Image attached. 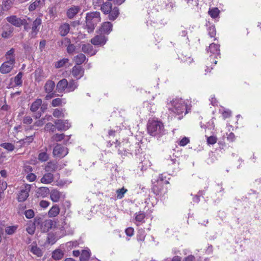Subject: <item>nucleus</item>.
Masks as SVG:
<instances>
[{"label": "nucleus", "mask_w": 261, "mask_h": 261, "mask_svg": "<svg viewBox=\"0 0 261 261\" xmlns=\"http://www.w3.org/2000/svg\"><path fill=\"white\" fill-rule=\"evenodd\" d=\"M100 20V14L99 12L95 11L87 13L86 17V27L88 33L92 32Z\"/></svg>", "instance_id": "obj_1"}, {"label": "nucleus", "mask_w": 261, "mask_h": 261, "mask_svg": "<svg viewBox=\"0 0 261 261\" xmlns=\"http://www.w3.org/2000/svg\"><path fill=\"white\" fill-rule=\"evenodd\" d=\"M147 130L148 133L152 136H160L164 134V126L161 121L158 120L149 121Z\"/></svg>", "instance_id": "obj_2"}, {"label": "nucleus", "mask_w": 261, "mask_h": 261, "mask_svg": "<svg viewBox=\"0 0 261 261\" xmlns=\"http://www.w3.org/2000/svg\"><path fill=\"white\" fill-rule=\"evenodd\" d=\"M172 103L174 106L172 111L174 113L177 115H180L185 111V114L187 113L186 110L187 106L182 101L180 100L179 102H176L175 101L173 100Z\"/></svg>", "instance_id": "obj_3"}, {"label": "nucleus", "mask_w": 261, "mask_h": 261, "mask_svg": "<svg viewBox=\"0 0 261 261\" xmlns=\"http://www.w3.org/2000/svg\"><path fill=\"white\" fill-rule=\"evenodd\" d=\"M53 155L55 157L63 158L68 153V149L61 144H57L53 149Z\"/></svg>", "instance_id": "obj_4"}, {"label": "nucleus", "mask_w": 261, "mask_h": 261, "mask_svg": "<svg viewBox=\"0 0 261 261\" xmlns=\"http://www.w3.org/2000/svg\"><path fill=\"white\" fill-rule=\"evenodd\" d=\"M31 189V186L30 185L25 184L24 185V188L21 189L18 195L17 200L19 202H23L27 199Z\"/></svg>", "instance_id": "obj_5"}, {"label": "nucleus", "mask_w": 261, "mask_h": 261, "mask_svg": "<svg viewBox=\"0 0 261 261\" xmlns=\"http://www.w3.org/2000/svg\"><path fill=\"white\" fill-rule=\"evenodd\" d=\"M108 40V38L102 34L96 35L91 39V43L94 45H104Z\"/></svg>", "instance_id": "obj_6"}, {"label": "nucleus", "mask_w": 261, "mask_h": 261, "mask_svg": "<svg viewBox=\"0 0 261 261\" xmlns=\"http://www.w3.org/2000/svg\"><path fill=\"white\" fill-rule=\"evenodd\" d=\"M7 20L16 27H20L25 23V19H21L15 15H12L6 18Z\"/></svg>", "instance_id": "obj_7"}, {"label": "nucleus", "mask_w": 261, "mask_h": 261, "mask_svg": "<svg viewBox=\"0 0 261 261\" xmlns=\"http://www.w3.org/2000/svg\"><path fill=\"white\" fill-rule=\"evenodd\" d=\"M56 128L59 131L66 130L70 127L68 121L66 120L57 119L54 122Z\"/></svg>", "instance_id": "obj_8"}, {"label": "nucleus", "mask_w": 261, "mask_h": 261, "mask_svg": "<svg viewBox=\"0 0 261 261\" xmlns=\"http://www.w3.org/2000/svg\"><path fill=\"white\" fill-rule=\"evenodd\" d=\"M113 24L111 22L107 21L102 23L101 27L99 29L98 32L99 34H109L112 31Z\"/></svg>", "instance_id": "obj_9"}, {"label": "nucleus", "mask_w": 261, "mask_h": 261, "mask_svg": "<svg viewBox=\"0 0 261 261\" xmlns=\"http://www.w3.org/2000/svg\"><path fill=\"white\" fill-rule=\"evenodd\" d=\"M71 73L75 78L79 80L84 75V69L80 65H75L72 68Z\"/></svg>", "instance_id": "obj_10"}, {"label": "nucleus", "mask_w": 261, "mask_h": 261, "mask_svg": "<svg viewBox=\"0 0 261 261\" xmlns=\"http://www.w3.org/2000/svg\"><path fill=\"white\" fill-rule=\"evenodd\" d=\"M56 224V222H54L51 220H46L43 221L42 224L41 225V231L43 232H46L50 229L53 226H55Z\"/></svg>", "instance_id": "obj_11"}, {"label": "nucleus", "mask_w": 261, "mask_h": 261, "mask_svg": "<svg viewBox=\"0 0 261 261\" xmlns=\"http://www.w3.org/2000/svg\"><path fill=\"white\" fill-rule=\"evenodd\" d=\"M59 168V165L57 161H51L48 162L45 167V170L47 172H54Z\"/></svg>", "instance_id": "obj_12"}, {"label": "nucleus", "mask_w": 261, "mask_h": 261, "mask_svg": "<svg viewBox=\"0 0 261 261\" xmlns=\"http://www.w3.org/2000/svg\"><path fill=\"white\" fill-rule=\"evenodd\" d=\"M41 24V19L40 18H36L33 22V26L32 28V32L30 34L32 38L36 37L39 30L37 29L38 27Z\"/></svg>", "instance_id": "obj_13"}, {"label": "nucleus", "mask_w": 261, "mask_h": 261, "mask_svg": "<svg viewBox=\"0 0 261 261\" xmlns=\"http://www.w3.org/2000/svg\"><path fill=\"white\" fill-rule=\"evenodd\" d=\"M14 65L5 62L0 67V72L3 74L9 73L14 68Z\"/></svg>", "instance_id": "obj_14"}, {"label": "nucleus", "mask_w": 261, "mask_h": 261, "mask_svg": "<svg viewBox=\"0 0 261 261\" xmlns=\"http://www.w3.org/2000/svg\"><path fill=\"white\" fill-rule=\"evenodd\" d=\"M68 82L65 79H63L59 81L56 86V90L60 92H63L66 88H68Z\"/></svg>", "instance_id": "obj_15"}, {"label": "nucleus", "mask_w": 261, "mask_h": 261, "mask_svg": "<svg viewBox=\"0 0 261 261\" xmlns=\"http://www.w3.org/2000/svg\"><path fill=\"white\" fill-rule=\"evenodd\" d=\"M49 189L48 188L45 187H40L38 188L36 191V195L38 197H45L49 194Z\"/></svg>", "instance_id": "obj_16"}, {"label": "nucleus", "mask_w": 261, "mask_h": 261, "mask_svg": "<svg viewBox=\"0 0 261 261\" xmlns=\"http://www.w3.org/2000/svg\"><path fill=\"white\" fill-rule=\"evenodd\" d=\"M112 4L110 2H106L101 5L100 10L107 15L112 11Z\"/></svg>", "instance_id": "obj_17"}, {"label": "nucleus", "mask_w": 261, "mask_h": 261, "mask_svg": "<svg viewBox=\"0 0 261 261\" xmlns=\"http://www.w3.org/2000/svg\"><path fill=\"white\" fill-rule=\"evenodd\" d=\"M82 50L84 53L88 54L90 56H93L95 54V51L93 50L92 45L89 43L83 44Z\"/></svg>", "instance_id": "obj_18"}, {"label": "nucleus", "mask_w": 261, "mask_h": 261, "mask_svg": "<svg viewBox=\"0 0 261 261\" xmlns=\"http://www.w3.org/2000/svg\"><path fill=\"white\" fill-rule=\"evenodd\" d=\"M54 178V175L51 173L48 172L45 173L43 176V177L41 178L40 181L41 183L45 184H49L53 181Z\"/></svg>", "instance_id": "obj_19"}, {"label": "nucleus", "mask_w": 261, "mask_h": 261, "mask_svg": "<svg viewBox=\"0 0 261 261\" xmlns=\"http://www.w3.org/2000/svg\"><path fill=\"white\" fill-rule=\"evenodd\" d=\"M80 10L79 7L73 6L67 10V16L69 19H72L79 13Z\"/></svg>", "instance_id": "obj_20"}, {"label": "nucleus", "mask_w": 261, "mask_h": 261, "mask_svg": "<svg viewBox=\"0 0 261 261\" xmlns=\"http://www.w3.org/2000/svg\"><path fill=\"white\" fill-rule=\"evenodd\" d=\"M64 255V252L61 249H57L53 251L51 253L52 258L56 260L61 259Z\"/></svg>", "instance_id": "obj_21"}, {"label": "nucleus", "mask_w": 261, "mask_h": 261, "mask_svg": "<svg viewBox=\"0 0 261 261\" xmlns=\"http://www.w3.org/2000/svg\"><path fill=\"white\" fill-rule=\"evenodd\" d=\"M55 87V83L51 80L46 81L44 85V90L46 93H50L53 91Z\"/></svg>", "instance_id": "obj_22"}, {"label": "nucleus", "mask_w": 261, "mask_h": 261, "mask_svg": "<svg viewBox=\"0 0 261 261\" xmlns=\"http://www.w3.org/2000/svg\"><path fill=\"white\" fill-rule=\"evenodd\" d=\"M60 209L57 204L53 205L48 212L49 217H55L59 215Z\"/></svg>", "instance_id": "obj_23"}, {"label": "nucleus", "mask_w": 261, "mask_h": 261, "mask_svg": "<svg viewBox=\"0 0 261 261\" xmlns=\"http://www.w3.org/2000/svg\"><path fill=\"white\" fill-rule=\"evenodd\" d=\"M109 14V19L110 20H115L119 14V9L118 7H115L114 8H112V11Z\"/></svg>", "instance_id": "obj_24"}, {"label": "nucleus", "mask_w": 261, "mask_h": 261, "mask_svg": "<svg viewBox=\"0 0 261 261\" xmlns=\"http://www.w3.org/2000/svg\"><path fill=\"white\" fill-rule=\"evenodd\" d=\"M91 255L90 250H82L80 257V261H88Z\"/></svg>", "instance_id": "obj_25"}, {"label": "nucleus", "mask_w": 261, "mask_h": 261, "mask_svg": "<svg viewBox=\"0 0 261 261\" xmlns=\"http://www.w3.org/2000/svg\"><path fill=\"white\" fill-rule=\"evenodd\" d=\"M50 193V197L51 200L54 202H58L61 197V193L57 190H53Z\"/></svg>", "instance_id": "obj_26"}, {"label": "nucleus", "mask_w": 261, "mask_h": 261, "mask_svg": "<svg viewBox=\"0 0 261 261\" xmlns=\"http://www.w3.org/2000/svg\"><path fill=\"white\" fill-rule=\"evenodd\" d=\"M70 26L68 23H64L59 28L60 34L62 36H65L69 33Z\"/></svg>", "instance_id": "obj_27"}, {"label": "nucleus", "mask_w": 261, "mask_h": 261, "mask_svg": "<svg viewBox=\"0 0 261 261\" xmlns=\"http://www.w3.org/2000/svg\"><path fill=\"white\" fill-rule=\"evenodd\" d=\"M42 100L40 98L36 99L31 105L30 110L32 112H35L38 110L42 104Z\"/></svg>", "instance_id": "obj_28"}, {"label": "nucleus", "mask_w": 261, "mask_h": 261, "mask_svg": "<svg viewBox=\"0 0 261 261\" xmlns=\"http://www.w3.org/2000/svg\"><path fill=\"white\" fill-rule=\"evenodd\" d=\"M86 59V58L85 55L82 53L79 54V55L74 57V61L77 65H80L83 63H84Z\"/></svg>", "instance_id": "obj_29"}, {"label": "nucleus", "mask_w": 261, "mask_h": 261, "mask_svg": "<svg viewBox=\"0 0 261 261\" xmlns=\"http://www.w3.org/2000/svg\"><path fill=\"white\" fill-rule=\"evenodd\" d=\"M44 1V0H36L29 6V11H33L39 6L43 5Z\"/></svg>", "instance_id": "obj_30"}, {"label": "nucleus", "mask_w": 261, "mask_h": 261, "mask_svg": "<svg viewBox=\"0 0 261 261\" xmlns=\"http://www.w3.org/2000/svg\"><path fill=\"white\" fill-rule=\"evenodd\" d=\"M207 51L213 54H218L219 53V46L216 44L212 43L210 45Z\"/></svg>", "instance_id": "obj_31"}, {"label": "nucleus", "mask_w": 261, "mask_h": 261, "mask_svg": "<svg viewBox=\"0 0 261 261\" xmlns=\"http://www.w3.org/2000/svg\"><path fill=\"white\" fill-rule=\"evenodd\" d=\"M31 252L38 257H41L42 255V252L41 249L38 247L37 246H32Z\"/></svg>", "instance_id": "obj_32"}, {"label": "nucleus", "mask_w": 261, "mask_h": 261, "mask_svg": "<svg viewBox=\"0 0 261 261\" xmlns=\"http://www.w3.org/2000/svg\"><path fill=\"white\" fill-rule=\"evenodd\" d=\"M23 73L19 72L14 78V83L16 86H21L22 84V77Z\"/></svg>", "instance_id": "obj_33"}, {"label": "nucleus", "mask_w": 261, "mask_h": 261, "mask_svg": "<svg viewBox=\"0 0 261 261\" xmlns=\"http://www.w3.org/2000/svg\"><path fill=\"white\" fill-rule=\"evenodd\" d=\"M65 137L64 134H56L51 137V140L52 141L60 142L63 140Z\"/></svg>", "instance_id": "obj_34"}, {"label": "nucleus", "mask_w": 261, "mask_h": 261, "mask_svg": "<svg viewBox=\"0 0 261 261\" xmlns=\"http://www.w3.org/2000/svg\"><path fill=\"white\" fill-rule=\"evenodd\" d=\"M220 11L217 8H214L212 9H210L208 11L209 15L213 18L217 17L219 14Z\"/></svg>", "instance_id": "obj_35"}, {"label": "nucleus", "mask_w": 261, "mask_h": 261, "mask_svg": "<svg viewBox=\"0 0 261 261\" xmlns=\"http://www.w3.org/2000/svg\"><path fill=\"white\" fill-rule=\"evenodd\" d=\"M127 189L124 188V187L121 189H119L117 190V198L118 199H121L124 197V194L127 192Z\"/></svg>", "instance_id": "obj_36"}, {"label": "nucleus", "mask_w": 261, "mask_h": 261, "mask_svg": "<svg viewBox=\"0 0 261 261\" xmlns=\"http://www.w3.org/2000/svg\"><path fill=\"white\" fill-rule=\"evenodd\" d=\"M77 87V84L75 81L71 80L68 83V86L67 89L69 91H74Z\"/></svg>", "instance_id": "obj_37"}, {"label": "nucleus", "mask_w": 261, "mask_h": 261, "mask_svg": "<svg viewBox=\"0 0 261 261\" xmlns=\"http://www.w3.org/2000/svg\"><path fill=\"white\" fill-rule=\"evenodd\" d=\"M44 128L46 130L54 133L56 131V126L55 124L54 125L50 122H48L46 124Z\"/></svg>", "instance_id": "obj_38"}, {"label": "nucleus", "mask_w": 261, "mask_h": 261, "mask_svg": "<svg viewBox=\"0 0 261 261\" xmlns=\"http://www.w3.org/2000/svg\"><path fill=\"white\" fill-rule=\"evenodd\" d=\"M42 223L43 222L42 217L40 216H36L34 219V222L32 223V224L36 227L40 226V228H41V225L42 224Z\"/></svg>", "instance_id": "obj_39"}, {"label": "nucleus", "mask_w": 261, "mask_h": 261, "mask_svg": "<svg viewBox=\"0 0 261 261\" xmlns=\"http://www.w3.org/2000/svg\"><path fill=\"white\" fill-rule=\"evenodd\" d=\"M69 60L67 58H64L55 64V67L57 68H61L68 62Z\"/></svg>", "instance_id": "obj_40"}, {"label": "nucleus", "mask_w": 261, "mask_h": 261, "mask_svg": "<svg viewBox=\"0 0 261 261\" xmlns=\"http://www.w3.org/2000/svg\"><path fill=\"white\" fill-rule=\"evenodd\" d=\"M65 245L68 250H71L73 248L79 245V243L76 241H70L67 242Z\"/></svg>", "instance_id": "obj_41"}, {"label": "nucleus", "mask_w": 261, "mask_h": 261, "mask_svg": "<svg viewBox=\"0 0 261 261\" xmlns=\"http://www.w3.org/2000/svg\"><path fill=\"white\" fill-rule=\"evenodd\" d=\"M1 146L9 151H13L14 149V145L10 143H4Z\"/></svg>", "instance_id": "obj_42"}, {"label": "nucleus", "mask_w": 261, "mask_h": 261, "mask_svg": "<svg viewBox=\"0 0 261 261\" xmlns=\"http://www.w3.org/2000/svg\"><path fill=\"white\" fill-rule=\"evenodd\" d=\"M53 115L56 118L64 117V115L62 112V110H59L58 109H56L54 110Z\"/></svg>", "instance_id": "obj_43"}, {"label": "nucleus", "mask_w": 261, "mask_h": 261, "mask_svg": "<svg viewBox=\"0 0 261 261\" xmlns=\"http://www.w3.org/2000/svg\"><path fill=\"white\" fill-rule=\"evenodd\" d=\"M48 159V154L45 152H41L38 155V159L42 162L46 161Z\"/></svg>", "instance_id": "obj_44"}, {"label": "nucleus", "mask_w": 261, "mask_h": 261, "mask_svg": "<svg viewBox=\"0 0 261 261\" xmlns=\"http://www.w3.org/2000/svg\"><path fill=\"white\" fill-rule=\"evenodd\" d=\"M217 138L214 136H211L207 138V143L209 145H214L217 142Z\"/></svg>", "instance_id": "obj_45"}, {"label": "nucleus", "mask_w": 261, "mask_h": 261, "mask_svg": "<svg viewBox=\"0 0 261 261\" xmlns=\"http://www.w3.org/2000/svg\"><path fill=\"white\" fill-rule=\"evenodd\" d=\"M17 227L16 226H9V227H7L6 228V232L8 234H13L16 229H17Z\"/></svg>", "instance_id": "obj_46"}, {"label": "nucleus", "mask_w": 261, "mask_h": 261, "mask_svg": "<svg viewBox=\"0 0 261 261\" xmlns=\"http://www.w3.org/2000/svg\"><path fill=\"white\" fill-rule=\"evenodd\" d=\"M14 0H3V4L6 10H8Z\"/></svg>", "instance_id": "obj_47"}, {"label": "nucleus", "mask_w": 261, "mask_h": 261, "mask_svg": "<svg viewBox=\"0 0 261 261\" xmlns=\"http://www.w3.org/2000/svg\"><path fill=\"white\" fill-rule=\"evenodd\" d=\"M24 215L27 218L31 219L34 217V212L33 210L30 209L25 211Z\"/></svg>", "instance_id": "obj_48"}, {"label": "nucleus", "mask_w": 261, "mask_h": 261, "mask_svg": "<svg viewBox=\"0 0 261 261\" xmlns=\"http://www.w3.org/2000/svg\"><path fill=\"white\" fill-rule=\"evenodd\" d=\"M62 99L60 98H57L52 100L51 105L54 107L59 106L61 105Z\"/></svg>", "instance_id": "obj_49"}, {"label": "nucleus", "mask_w": 261, "mask_h": 261, "mask_svg": "<svg viewBox=\"0 0 261 261\" xmlns=\"http://www.w3.org/2000/svg\"><path fill=\"white\" fill-rule=\"evenodd\" d=\"M152 191L153 193L156 195L161 193V188H159L157 185H153L152 188Z\"/></svg>", "instance_id": "obj_50"}, {"label": "nucleus", "mask_w": 261, "mask_h": 261, "mask_svg": "<svg viewBox=\"0 0 261 261\" xmlns=\"http://www.w3.org/2000/svg\"><path fill=\"white\" fill-rule=\"evenodd\" d=\"M6 59V62H8L10 64H12L13 65H15L16 62V59L15 57H12V56H5Z\"/></svg>", "instance_id": "obj_51"}, {"label": "nucleus", "mask_w": 261, "mask_h": 261, "mask_svg": "<svg viewBox=\"0 0 261 261\" xmlns=\"http://www.w3.org/2000/svg\"><path fill=\"white\" fill-rule=\"evenodd\" d=\"M13 30H9V31H4L2 34V36L6 39L9 38L12 36Z\"/></svg>", "instance_id": "obj_52"}, {"label": "nucleus", "mask_w": 261, "mask_h": 261, "mask_svg": "<svg viewBox=\"0 0 261 261\" xmlns=\"http://www.w3.org/2000/svg\"><path fill=\"white\" fill-rule=\"evenodd\" d=\"M75 46L73 44H69V45L67 46V53L69 54H72L73 52L75 51Z\"/></svg>", "instance_id": "obj_53"}, {"label": "nucleus", "mask_w": 261, "mask_h": 261, "mask_svg": "<svg viewBox=\"0 0 261 261\" xmlns=\"http://www.w3.org/2000/svg\"><path fill=\"white\" fill-rule=\"evenodd\" d=\"M190 142V140L187 137H184L179 142V145L181 146H184Z\"/></svg>", "instance_id": "obj_54"}, {"label": "nucleus", "mask_w": 261, "mask_h": 261, "mask_svg": "<svg viewBox=\"0 0 261 261\" xmlns=\"http://www.w3.org/2000/svg\"><path fill=\"white\" fill-rule=\"evenodd\" d=\"M145 217V214L140 212V213H139V214H138L136 216V220L137 221L142 222L143 220V219H144Z\"/></svg>", "instance_id": "obj_55"}, {"label": "nucleus", "mask_w": 261, "mask_h": 261, "mask_svg": "<svg viewBox=\"0 0 261 261\" xmlns=\"http://www.w3.org/2000/svg\"><path fill=\"white\" fill-rule=\"evenodd\" d=\"M134 228L132 227H128L125 229V233L128 237H132L134 234Z\"/></svg>", "instance_id": "obj_56"}, {"label": "nucleus", "mask_w": 261, "mask_h": 261, "mask_svg": "<svg viewBox=\"0 0 261 261\" xmlns=\"http://www.w3.org/2000/svg\"><path fill=\"white\" fill-rule=\"evenodd\" d=\"M33 120L30 116H25L24 117L23 122L26 124H30L32 123Z\"/></svg>", "instance_id": "obj_57"}, {"label": "nucleus", "mask_w": 261, "mask_h": 261, "mask_svg": "<svg viewBox=\"0 0 261 261\" xmlns=\"http://www.w3.org/2000/svg\"><path fill=\"white\" fill-rule=\"evenodd\" d=\"M209 35L211 37H214L216 35V31L215 27L213 26L210 27L209 28Z\"/></svg>", "instance_id": "obj_58"}, {"label": "nucleus", "mask_w": 261, "mask_h": 261, "mask_svg": "<svg viewBox=\"0 0 261 261\" xmlns=\"http://www.w3.org/2000/svg\"><path fill=\"white\" fill-rule=\"evenodd\" d=\"M35 228L36 227L32 224L31 226L27 228V231L29 234H33L35 232Z\"/></svg>", "instance_id": "obj_59"}, {"label": "nucleus", "mask_w": 261, "mask_h": 261, "mask_svg": "<svg viewBox=\"0 0 261 261\" xmlns=\"http://www.w3.org/2000/svg\"><path fill=\"white\" fill-rule=\"evenodd\" d=\"M33 140V136L32 135L29 137H27L25 139L22 140V141H23V143H30L31 142H32Z\"/></svg>", "instance_id": "obj_60"}, {"label": "nucleus", "mask_w": 261, "mask_h": 261, "mask_svg": "<svg viewBox=\"0 0 261 261\" xmlns=\"http://www.w3.org/2000/svg\"><path fill=\"white\" fill-rule=\"evenodd\" d=\"M47 93V95H46L45 97V99L46 100H48L56 96L55 92L52 91L50 93Z\"/></svg>", "instance_id": "obj_61"}, {"label": "nucleus", "mask_w": 261, "mask_h": 261, "mask_svg": "<svg viewBox=\"0 0 261 261\" xmlns=\"http://www.w3.org/2000/svg\"><path fill=\"white\" fill-rule=\"evenodd\" d=\"M36 176L35 174L33 173L29 174L27 176V178L30 181H33L36 179Z\"/></svg>", "instance_id": "obj_62"}, {"label": "nucleus", "mask_w": 261, "mask_h": 261, "mask_svg": "<svg viewBox=\"0 0 261 261\" xmlns=\"http://www.w3.org/2000/svg\"><path fill=\"white\" fill-rule=\"evenodd\" d=\"M15 49L13 48H11L9 50H8L7 52H6L5 54V56H12V57H15V55L14 54Z\"/></svg>", "instance_id": "obj_63"}, {"label": "nucleus", "mask_w": 261, "mask_h": 261, "mask_svg": "<svg viewBox=\"0 0 261 261\" xmlns=\"http://www.w3.org/2000/svg\"><path fill=\"white\" fill-rule=\"evenodd\" d=\"M49 202L47 201H45V200H41L40 202V206L41 207H43V208H46L47 207L48 205H49Z\"/></svg>", "instance_id": "obj_64"}]
</instances>
